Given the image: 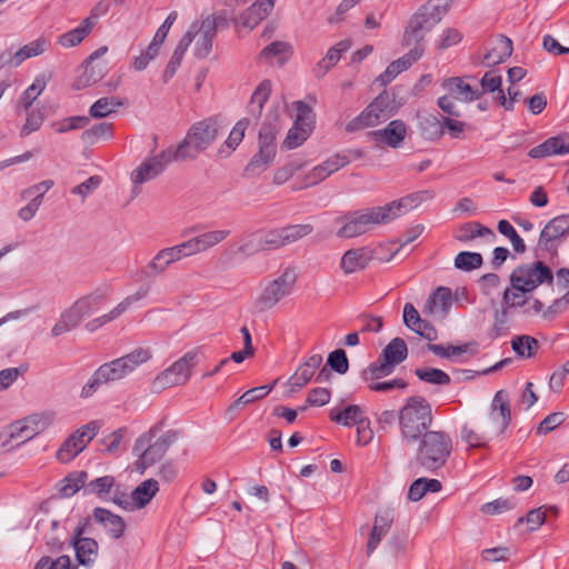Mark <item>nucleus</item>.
Segmentation results:
<instances>
[{
    "mask_svg": "<svg viewBox=\"0 0 569 569\" xmlns=\"http://www.w3.org/2000/svg\"><path fill=\"white\" fill-rule=\"evenodd\" d=\"M102 385H108V382L103 379L99 369H96L87 383L82 387L80 397L84 399L92 397Z\"/></svg>",
    "mask_w": 569,
    "mask_h": 569,
    "instance_id": "338daca9",
    "label": "nucleus"
},
{
    "mask_svg": "<svg viewBox=\"0 0 569 569\" xmlns=\"http://www.w3.org/2000/svg\"><path fill=\"white\" fill-rule=\"evenodd\" d=\"M224 130L226 123L217 117L197 121L189 128L183 140L176 147L167 148V152L163 156L169 159H180L181 161L194 160L200 153L212 146Z\"/></svg>",
    "mask_w": 569,
    "mask_h": 569,
    "instance_id": "f257e3e1",
    "label": "nucleus"
},
{
    "mask_svg": "<svg viewBox=\"0 0 569 569\" xmlns=\"http://www.w3.org/2000/svg\"><path fill=\"white\" fill-rule=\"evenodd\" d=\"M48 40L38 38L28 44H24L14 53V67H19L26 59L40 56L47 50Z\"/></svg>",
    "mask_w": 569,
    "mask_h": 569,
    "instance_id": "864d4df0",
    "label": "nucleus"
},
{
    "mask_svg": "<svg viewBox=\"0 0 569 569\" xmlns=\"http://www.w3.org/2000/svg\"><path fill=\"white\" fill-rule=\"evenodd\" d=\"M511 348L519 358L530 359L537 353L539 342L531 336L521 335L511 339Z\"/></svg>",
    "mask_w": 569,
    "mask_h": 569,
    "instance_id": "09e8293b",
    "label": "nucleus"
},
{
    "mask_svg": "<svg viewBox=\"0 0 569 569\" xmlns=\"http://www.w3.org/2000/svg\"><path fill=\"white\" fill-rule=\"evenodd\" d=\"M510 282H516L520 289L535 291L543 284H552L553 272L542 261H532L517 266L510 273Z\"/></svg>",
    "mask_w": 569,
    "mask_h": 569,
    "instance_id": "4468645a",
    "label": "nucleus"
},
{
    "mask_svg": "<svg viewBox=\"0 0 569 569\" xmlns=\"http://www.w3.org/2000/svg\"><path fill=\"white\" fill-rule=\"evenodd\" d=\"M511 288H507L503 291L502 296V307L503 309H513L518 307H525L529 302L528 293H531L529 290L520 289L517 287L516 282H510Z\"/></svg>",
    "mask_w": 569,
    "mask_h": 569,
    "instance_id": "3c124183",
    "label": "nucleus"
},
{
    "mask_svg": "<svg viewBox=\"0 0 569 569\" xmlns=\"http://www.w3.org/2000/svg\"><path fill=\"white\" fill-rule=\"evenodd\" d=\"M123 106V102L117 97H103L98 99L89 109L90 117L94 119L106 118Z\"/></svg>",
    "mask_w": 569,
    "mask_h": 569,
    "instance_id": "8fccbe9b",
    "label": "nucleus"
},
{
    "mask_svg": "<svg viewBox=\"0 0 569 569\" xmlns=\"http://www.w3.org/2000/svg\"><path fill=\"white\" fill-rule=\"evenodd\" d=\"M33 439L24 418L11 423L0 432V452L9 451Z\"/></svg>",
    "mask_w": 569,
    "mask_h": 569,
    "instance_id": "bb28decb",
    "label": "nucleus"
},
{
    "mask_svg": "<svg viewBox=\"0 0 569 569\" xmlns=\"http://www.w3.org/2000/svg\"><path fill=\"white\" fill-rule=\"evenodd\" d=\"M321 363L322 357L320 355L310 356L290 377L288 381L289 391L296 392L303 388L312 379Z\"/></svg>",
    "mask_w": 569,
    "mask_h": 569,
    "instance_id": "c85d7f7f",
    "label": "nucleus"
},
{
    "mask_svg": "<svg viewBox=\"0 0 569 569\" xmlns=\"http://www.w3.org/2000/svg\"><path fill=\"white\" fill-rule=\"evenodd\" d=\"M433 196L429 191L412 193L391 201L385 206L370 208L375 224H386L392 220L408 213L416 208L422 200L431 199Z\"/></svg>",
    "mask_w": 569,
    "mask_h": 569,
    "instance_id": "dca6fc26",
    "label": "nucleus"
},
{
    "mask_svg": "<svg viewBox=\"0 0 569 569\" xmlns=\"http://www.w3.org/2000/svg\"><path fill=\"white\" fill-rule=\"evenodd\" d=\"M116 480L112 476L99 477L94 480L86 482L84 493L94 495L102 501H109V496L114 488Z\"/></svg>",
    "mask_w": 569,
    "mask_h": 569,
    "instance_id": "49530a36",
    "label": "nucleus"
},
{
    "mask_svg": "<svg viewBox=\"0 0 569 569\" xmlns=\"http://www.w3.org/2000/svg\"><path fill=\"white\" fill-rule=\"evenodd\" d=\"M271 390L272 387L267 385L247 390L229 407V410H239L247 405H250L259 399L267 397Z\"/></svg>",
    "mask_w": 569,
    "mask_h": 569,
    "instance_id": "5fc2aeb1",
    "label": "nucleus"
},
{
    "mask_svg": "<svg viewBox=\"0 0 569 569\" xmlns=\"http://www.w3.org/2000/svg\"><path fill=\"white\" fill-rule=\"evenodd\" d=\"M149 293L148 288H140L134 293L126 297L121 302H119L112 310L108 313L102 315L96 319H92L87 323V329L89 331H94L102 326L116 320L119 318L124 311H127L133 303L144 299Z\"/></svg>",
    "mask_w": 569,
    "mask_h": 569,
    "instance_id": "393cba45",
    "label": "nucleus"
},
{
    "mask_svg": "<svg viewBox=\"0 0 569 569\" xmlns=\"http://www.w3.org/2000/svg\"><path fill=\"white\" fill-rule=\"evenodd\" d=\"M217 23L213 17H206L194 21L188 32L179 41L174 49V58L182 59L188 47L194 41V56L203 59L209 56L212 49V40L216 36Z\"/></svg>",
    "mask_w": 569,
    "mask_h": 569,
    "instance_id": "423d86ee",
    "label": "nucleus"
},
{
    "mask_svg": "<svg viewBox=\"0 0 569 569\" xmlns=\"http://www.w3.org/2000/svg\"><path fill=\"white\" fill-rule=\"evenodd\" d=\"M87 479L88 473L86 471H74L69 473L59 482V493L64 498L72 497L81 488L84 489Z\"/></svg>",
    "mask_w": 569,
    "mask_h": 569,
    "instance_id": "c03bdc74",
    "label": "nucleus"
},
{
    "mask_svg": "<svg viewBox=\"0 0 569 569\" xmlns=\"http://www.w3.org/2000/svg\"><path fill=\"white\" fill-rule=\"evenodd\" d=\"M103 297L96 293L77 299L60 313L51 328V336L57 338L76 329L86 317L100 309Z\"/></svg>",
    "mask_w": 569,
    "mask_h": 569,
    "instance_id": "0eeeda50",
    "label": "nucleus"
},
{
    "mask_svg": "<svg viewBox=\"0 0 569 569\" xmlns=\"http://www.w3.org/2000/svg\"><path fill=\"white\" fill-rule=\"evenodd\" d=\"M351 41L349 39H345L336 43L331 47L326 56L318 62L316 68V73L318 77L325 76L332 67H335L343 52L348 51L351 48Z\"/></svg>",
    "mask_w": 569,
    "mask_h": 569,
    "instance_id": "58836bf2",
    "label": "nucleus"
},
{
    "mask_svg": "<svg viewBox=\"0 0 569 569\" xmlns=\"http://www.w3.org/2000/svg\"><path fill=\"white\" fill-rule=\"evenodd\" d=\"M415 375L422 381L431 385H449L450 377L445 371L437 368H417Z\"/></svg>",
    "mask_w": 569,
    "mask_h": 569,
    "instance_id": "4d7b16f0",
    "label": "nucleus"
},
{
    "mask_svg": "<svg viewBox=\"0 0 569 569\" xmlns=\"http://www.w3.org/2000/svg\"><path fill=\"white\" fill-rule=\"evenodd\" d=\"M153 429L141 435L134 442L133 453L138 457L134 462L136 470L143 473L149 467L159 461L177 440L174 431H168L154 440Z\"/></svg>",
    "mask_w": 569,
    "mask_h": 569,
    "instance_id": "39448f33",
    "label": "nucleus"
},
{
    "mask_svg": "<svg viewBox=\"0 0 569 569\" xmlns=\"http://www.w3.org/2000/svg\"><path fill=\"white\" fill-rule=\"evenodd\" d=\"M101 425L93 420L77 428L60 446L56 452V458L68 463L80 455L92 439L98 435Z\"/></svg>",
    "mask_w": 569,
    "mask_h": 569,
    "instance_id": "2eb2a0df",
    "label": "nucleus"
},
{
    "mask_svg": "<svg viewBox=\"0 0 569 569\" xmlns=\"http://www.w3.org/2000/svg\"><path fill=\"white\" fill-rule=\"evenodd\" d=\"M423 54L422 46H415L408 53L402 56L401 58L392 61L387 69L378 76L376 79L380 86H387L390 83L398 74L408 70L413 62L418 61Z\"/></svg>",
    "mask_w": 569,
    "mask_h": 569,
    "instance_id": "a878e982",
    "label": "nucleus"
},
{
    "mask_svg": "<svg viewBox=\"0 0 569 569\" xmlns=\"http://www.w3.org/2000/svg\"><path fill=\"white\" fill-rule=\"evenodd\" d=\"M46 88V81L41 78H36L33 83L29 86L20 98V103L24 110H28L32 102L42 93Z\"/></svg>",
    "mask_w": 569,
    "mask_h": 569,
    "instance_id": "680f3d73",
    "label": "nucleus"
},
{
    "mask_svg": "<svg viewBox=\"0 0 569 569\" xmlns=\"http://www.w3.org/2000/svg\"><path fill=\"white\" fill-rule=\"evenodd\" d=\"M569 233V214H561L551 219L542 229L538 247L542 250H553L556 242Z\"/></svg>",
    "mask_w": 569,
    "mask_h": 569,
    "instance_id": "b1692460",
    "label": "nucleus"
},
{
    "mask_svg": "<svg viewBox=\"0 0 569 569\" xmlns=\"http://www.w3.org/2000/svg\"><path fill=\"white\" fill-rule=\"evenodd\" d=\"M229 230H211L203 232L187 241L189 243L192 254H197L220 243L229 236Z\"/></svg>",
    "mask_w": 569,
    "mask_h": 569,
    "instance_id": "c9c22d12",
    "label": "nucleus"
},
{
    "mask_svg": "<svg viewBox=\"0 0 569 569\" xmlns=\"http://www.w3.org/2000/svg\"><path fill=\"white\" fill-rule=\"evenodd\" d=\"M432 420L431 405L423 397L412 396L408 398L398 412L401 438L406 442L417 441L428 431Z\"/></svg>",
    "mask_w": 569,
    "mask_h": 569,
    "instance_id": "f03ea898",
    "label": "nucleus"
},
{
    "mask_svg": "<svg viewBox=\"0 0 569 569\" xmlns=\"http://www.w3.org/2000/svg\"><path fill=\"white\" fill-rule=\"evenodd\" d=\"M160 251L163 253L164 259L168 260L170 266L183 258L193 256L188 241L161 249Z\"/></svg>",
    "mask_w": 569,
    "mask_h": 569,
    "instance_id": "e2e57ef3",
    "label": "nucleus"
},
{
    "mask_svg": "<svg viewBox=\"0 0 569 569\" xmlns=\"http://www.w3.org/2000/svg\"><path fill=\"white\" fill-rule=\"evenodd\" d=\"M291 46L283 41H274L264 47L260 53L261 58L273 59L276 58L280 64H283L290 54Z\"/></svg>",
    "mask_w": 569,
    "mask_h": 569,
    "instance_id": "6e6d98bb",
    "label": "nucleus"
},
{
    "mask_svg": "<svg viewBox=\"0 0 569 569\" xmlns=\"http://www.w3.org/2000/svg\"><path fill=\"white\" fill-rule=\"evenodd\" d=\"M32 437L42 433L50 428L54 421V413L51 411L36 412L24 418Z\"/></svg>",
    "mask_w": 569,
    "mask_h": 569,
    "instance_id": "603ef678",
    "label": "nucleus"
},
{
    "mask_svg": "<svg viewBox=\"0 0 569 569\" xmlns=\"http://www.w3.org/2000/svg\"><path fill=\"white\" fill-rule=\"evenodd\" d=\"M463 39L462 32L457 28H446L441 31L436 40V48L445 51L453 46L459 44Z\"/></svg>",
    "mask_w": 569,
    "mask_h": 569,
    "instance_id": "13d9d810",
    "label": "nucleus"
},
{
    "mask_svg": "<svg viewBox=\"0 0 569 569\" xmlns=\"http://www.w3.org/2000/svg\"><path fill=\"white\" fill-rule=\"evenodd\" d=\"M408 356V348L402 338H393L382 350L377 361L365 370L366 380H378L391 375L397 365Z\"/></svg>",
    "mask_w": 569,
    "mask_h": 569,
    "instance_id": "ddd939ff",
    "label": "nucleus"
},
{
    "mask_svg": "<svg viewBox=\"0 0 569 569\" xmlns=\"http://www.w3.org/2000/svg\"><path fill=\"white\" fill-rule=\"evenodd\" d=\"M512 49V41L505 36H500L485 54L483 63L488 67L502 63L511 56Z\"/></svg>",
    "mask_w": 569,
    "mask_h": 569,
    "instance_id": "a19ab883",
    "label": "nucleus"
},
{
    "mask_svg": "<svg viewBox=\"0 0 569 569\" xmlns=\"http://www.w3.org/2000/svg\"><path fill=\"white\" fill-rule=\"evenodd\" d=\"M556 154H566V141L561 136L551 137L531 148L528 152V156L532 159H541Z\"/></svg>",
    "mask_w": 569,
    "mask_h": 569,
    "instance_id": "ea45409f",
    "label": "nucleus"
},
{
    "mask_svg": "<svg viewBox=\"0 0 569 569\" xmlns=\"http://www.w3.org/2000/svg\"><path fill=\"white\" fill-rule=\"evenodd\" d=\"M36 569H76L71 566V559L69 556H60L56 560L50 558H41L36 565Z\"/></svg>",
    "mask_w": 569,
    "mask_h": 569,
    "instance_id": "774afa93",
    "label": "nucleus"
},
{
    "mask_svg": "<svg viewBox=\"0 0 569 569\" xmlns=\"http://www.w3.org/2000/svg\"><path fill=\"white\" fill-rule=\"evenodd\" d=\"M351 161L349 152H339L327 158L321 164L323 166L328 176L337 172L339 169L346 167Z\"/></svg>",
    "mask_w": 569,
    "mask_h": 569,
    "instance_id": "69168bd1",
    "label": "nucleus"
},
{
    "mask_svg": "<svg viewBox=\"0 0 569 569\" xmlns=\"http://www.w3.org/2000/svg\"><path fill=\"white\" fill-rule=\"evenodd\" d=\"M97 19L98 14L92 11L91 16L82 20V22L77 28L61 34L58 38V43L63 48H73L78 46L92 31Z\"/></svg>",
    "mask_w": 569,
    "mask_h": 569,
    "instance_id": "7c9ffc66",
    "label": "nucleus"
},
{
    "mask_svg": "<svg viewBox=\"0 0 569 569\" xmlns=\"http://www.w3.org/2000/svg\"><path fill=\"white\" fill-rule=\"evenodd\" d=\"M248 126H249V120L247 118L239 120L233 126L228 138L219 147V149L217 151V156L219 158L229 157L238 148V146L242 142V140L244 138V133H246Z\"/></svg>",
    "mask_w": 569,
    "mask_h": 569,
    "instance_id": "e433bc0d",
    "label": "nucleus"
},
{
    "mask_svg": "<svg viewBox=\"0 0 569 569\" xmlns=\"http://www.w3.org/2000/svg\"><path fill=\"white\" fill-rule=\"evenodd\" d=\"M453 295L447 287H438L427 299L423 312L446 317L452 306Z\"/></svg>",
    "mask_w": 569,
    "mask_h": 569,
    "instance_id": "cd10ccee",
    "label": "nucleus"
},
{
    "mask_svg": "<svg viewBox=\"0 0 569 569\" xmlns=\"http://www.w3.org/2000/svg\"><path fill=\"white\" fill-rule=\"evenodd\" d=\"M461 440L466 442L470 448H485L488 442L501 435L490 433V425L487 420L482 430H479L468 423L461 427Z\"/></svg>",
    "mask_w": 569,
    "mask_h": 569,
    "instance_id": "473e14b6",
    "label": "nucleus"
},
{
    "mask_svg": "<svg viewBox=\"0 0 569 569\" xmlns=\"http://www.w3.org/2000/svg\"><path fill=\"white\" fill-rule=\"evenodd\" d=\"M159 491L158 481L147 479L131 492V511L146 507Z\"/></svg>",
    "mask_w": 569,
    "mask_h": 569,
    "instance_id": "4c0bfd02",
    "label": "nucleus"
},
{
    "mask_svg": "<svg viewBox=\"0 0 569 569\" xmlns=\"http://www.w3.org/2000/svg\"><path fill=\"white\" fill-rule=\"evenodd\" d=\"M296 118L293 126L289 129L283 147L296 149L300 147L313 130L315 116L311 108L303 101L295 102Z\"/></svg>",
    "mask_w": 569,
    "mask_h": 569,
    "instance_id": "f3484780",
    "label": "nucleus"
},
{
    "mask_svg": "<svg viewBox=\"0 0 569 569\" xmlns=\"http://www.w3.org/2000/svg\"><path fill=\"white\" fill-rule=\"evenodd\" d=\"M453 450V442L446 431H427L419 438L417 463L427 471L441 469Z\"/></svg>",
    "mask_w": 569,
    "mask_h": 569,
    "instance_id": "20e7f679",
    "label": "nucleus"
},
{
    "mask_svg": "<svg viewBox=\"0 0 569 569\" xmlns=\"http://www.w3.org/2000/svg\"><path fill=\"white\" fill-rule=\"evenodd\" d=\"M490 433L503 435L511 422V409L509 395L505 390H498L491 401L488 415Z\"/></svg>",
    "mask_w": 569,
    "mask_h": 569,
    "instance_id": "6ab92c4d",
    "label": "nucleus"
},
{
    "mask_svg": "<svg viewBox=\"0 0 569 569\" xmlns=\"http://www.w3.org/2000/svg\"><path fill=\"white\" fill-rule=\"evenodd\" d=\"M470 79V77H450L442 80L441 88L447 93L438 99V106L445 113L459 117L460 112L455 100L470 103L482 96L480 89L469 82Z\"/></svg>",
    "mask_w": 569,
    "mask_h": 569,
    "instance_id": "1a4fd4ad",
    "label": "nucleus"
},
{
    "mask_svg": "<svg viewBox=\"0 0 569 569\" xmlns=\"http://www.w3.org/2000/svg\"><path fill=\"white\" fill-rule=\"evenodd\" d=\"M370 260L371 253L368 248L349 249L340 259V269L345 274H352L366 269Z\"/></svg>",
    "mask_w": 569,
    "mask_h": 569,
    "instance_id": "c756f323",
    "label": "nucleus"
},
{
    "mask_svg": "<svg viewBox=\"0 0 569 569\" xmlns=\"http://www.w3.org/2000/svg\"><path fill=\"white\" fill-rule=\"evenodd\" d=\"M93 517L103 526L104 530L111 538L120 539L123 536L126 522L122 517L114 515L104 508H96Z\"/></svg>",
    "mask_w": 569,
    "mask_h": 569,
    "instance_id": "2f4dec72",
    "label": "nucleus"
},
{
    "mask_svg": "<svg viewBox=\"0 0 569 569\" xmlns=\"http://www.w3.org/2000/svg\"><path fill=\"white\" fill-rule=\"evenodd\" d=\"M329 416L332 421L345 427L357 426L366 418L363 410L357 405H349L341 410L333 408L330 410Z\"/></svg>",
    "mask_w": 569,
    "mask_h": 569,
    "instance_id": "37998d69",
    "label": "nucleus"
},
{
    "mask_svg": "<svg viewBox=\"0 0 569 569\" xmlns=\"http://www.w3.org/2000/svg\"><path fill=\"white\" fill-rule=\"evenodd\" d=\"M87 123L88 118L76 116L56 121L51 126L57 133H64L71 130L83 128Z\"/></svg>",
    "mask_w": 569,
    "mask_h": 569,
    "instance_id": "0e129e2a",
    "label": "nucleus"
},
{
    "mask_svg": "<svg viewBox=\"0 0 569 569\" xmlns=\"http://www.w3.org/2000/svg\"><path fill=\"white\" fill-rule=\"evenodd\" d=\"M82 529H79L73 538V547L76 550L77 560L83 565L89 566L96 561L98 556V543L92 538L80 537Z\"/></svg>",
    "mask_w": 569,
    "mask_h": 569,
    "instance_id": "72a5a7b5",
    "label": "nucleus"
},
{
    "mask_svg": "<svg viewBox=\"0 0 569 569\" xmlns=\"http://www.w3.org/2000/svg\"><path fill=\"white\" fill-rule=\"evenodd\" d=\"M395 99L386 91L373 99L357 117L346 124L348 132L376 127L396 113Z\"/></svg>",
    "mask_w": 569,
    "mask_h": 569,
    "instance_id": "9d476101",
    "label": "nucleus"
},
{
    "mask_svg": "<svg viewBox=\"0 0 569 569\" xmlns=\"http://www.w3.org/2000/svg\"><path fill=\"white\" fill-rule=\"evenodd\" d=\"M272 91V83L270 80H262L254 91L252 92L250 102H249V112L254 117H260L264 103L268 101Z\"/></svg>",
    "mask_w": 569,
    "mask_h": 569,
    "instance_id": "a18cd8bd",
    "label": "nucleus"
},
{
    "mask_svg": "<svg viewBox=\"0 0 569 569\" xmlns=\"http://www.w3.org/2000/svg\"><path fill=\"white\" fill-rule=\"evenodd\" d=\"M152 357L149 348L139 347L131 352L101 365L98 369L108 383L119 381L136 371Z\"/></svg>",
    "mask_w": 569,
    "mask_h": 569,
    "instance_id": "f8f14e48",
    "label": "nucleus"
},
{
    "mask_svg": "<svg viewBox=\"0 0 569 569\" xmlns=\"http://www.w3.org/2000/svg\"><path fill=\"white\" fill-rule=\"evenodd\" d=\"M299 272L296 267H286L278 276L269 280L261 289L256 303L260 310H270L291 296L296 289Z\"/></svg>",
    "mask_w": 569,
    "mask_h": 569,
    "instance_id": "6e6552de",
    "label": "nucleus"
},
{
    "mask_svg": "<svg viewBox=\"0 0 569 569\" xmlns=\"http://www.w3.org/2000/svg\"><path fill=\"white\" fill-rule=\"evenodd\" d=\"M393 518L390 512L386 511L377 513L375 517V523L369 536L367 543V555L370 556L380 543L381 539L388 533Z\"/></svg>",
    "mask_w": 569,
    "mask_h": 569,
    "instance_id": "f704fd0d",
    "label": "nucleus"
},
{
    "mask_svg": "<svg viewBox=\"0 0 569 569\" xmlns=\"http://www.w3.org/2000/svg\"><path fill=\"white\" fill-rule=\"evenodd\" d=\"M107 51H108L107 47H100L88 57V59L86 61L87 67L83 71V73L77 80V83H76L77 89L89 87L101 79V77H102L101 70L98 73H96L94 68L89 67V66L93 60L99 59Z\"/></svg>",
    "mask_w": 569,
    "mask_h": 569,
    "instance_id": "de8ad7c7",
    "label": "nucleus"
},
{
    "mask_svg": "<svg viewBox=\"0 0 569 569\" xmlns=\"http://www.w3.org/2000/svg\"><path fill=\"white\" fill-rule=\"evenodd\" d=\"M170 263L164 259L163 253L158 251L150 262L141 270L144 278H154L163 273Z\"/></svg>",
    "mask_w": 569,
    "mask_h": 569,
    "instance_id": "052dcab7",
    "label": "nucleus"
},
{
    "mask_svg": "<svg viewBox=\"0 0 569 569\" xmlns=\"http://www.w3.org/2000/svg\"><path fill=\"white\" fill-rule=\"evenodd\" d=\"M369 137L379 147L397 149L407 137V126L402 120H392L385 128L369 132Z\"/></svg>",
    "mask_w": 569,
    "mask_h": 569,
    "instance_id": "4be33fe9",
    "label": "nucleus"
},
{
    "mask_svg": "<svg viewBox=\"0 0 569 569\" xmlns=\"http://www.w3.org/2000/svg\"><path fill=\"white\" fill-rule=\"evenodd\" d=\"M313 231L311 224H292L263 232L260 236V247L264 250L278 249L291 244Z\"/></svg>",
    "mask_w": 569,
    "mask_h": 569,
    "instance_id": "a211bd4d",
    "label": "nucleus"
},
{
    "mask_svg": "<svg viewBox=\"0 0 569 569\" xmlns=\"http://www.w3.org/2000/svg\"><path fill=\"white\" fill-rule=\"evenodd\" d=\"M341 228L337 231L340 238H355L369 231L373 222L370 209L347 214L340 219Z\"/></svg>",
    "mask_w": 569,
    "mask_h": 569,
    "instance_id": "412c9836",
    "label": "nucleus"
},
{
    "mask_svg": "<svg viewBox=\"0 0 569 569\" xmlns=\"http://www.w3.org/2000/svg\"><path fill=\"white\" fill-rule=\"evenodd\" d=\"M455 239L460 242H469L477 237L486 238L488 237L490 240L496 239L495 232L482 226L479 222H466L462 223L453 234Z\"/></svg>",
    "mask_w": 569,
    "mask_h": 569,
    "instance_id": "79ce46f5",
    "label": "nucleus"
},
{
    "mask_svg": "<svg viewBox=\"0 0 569 569\" xmlns=\"http://www.w3.org/2000/svg\"><path fill=\"white\" fill-rule=\"evenodd\" d=\"M197 363L198 352L196 350L186 352L153 379L152 390L159 392L167 388L187 385Z\"/></svg>",
    "mask_w": 569,
    "mask_h": 569,
    "instance_id": "9b49d317",
    "label": "nucleus"
},
{
    "mask_svg": "<svg viewBox=\"0 0 569 569\" xmlns=\"http://www.w3.org/2000/svg\"><path fill=\"white\" fill-rule=\"evenodd\" d=\"M277 129L274 127H263L259 132V151L252 157L249 167L253 169H263L269 166L276 154Z\"/></svg>",
    "mask_w": 569,
    "mask_h": 569,
    "instance_id": "aec40b11",
    "label": "nucleus"
},
{
    "mask_svg": "<svg viewBox=\"0 0 569 569\" xmlns=\"http://www.w3.org/2000/svg\"><path fill=\"white\" fill-rule=\"evenodd\" d=\"M166 152L167 149L161 151L158 156L148 158L131 173V180L134 187L158 177L169 163L180 161V159H169L164 157L163 154Z\"/></svg>",
    "mask_w": 569,
    "mask_h": 569,
    "instance_id": "5701e85b",
    "label": "nucleus"
},
{
    "mask_svg": "<svg viewBox=\"0 0 569 569\" xmlns=\"http://www.w3.org/2000/svg\"><path fill=\"white\" fill-rule=\"evenodd\" d=\"M450 9L449 0H428L410 18L403 32L406 46H420L425 36L430 32Z\"/></svg>",
    "mask_w": 569,
    "mask_h": 569,
    "instance_id": "7ed1b4c3",
    "label": "nucleus"
},
{
    "mask_svg": "<svg viewBox=\"0 0 569 569\" xmlns=\"http://www.w3.org/2000/svg\"><path fill=\"white\" fill-rule=\"evenodd\" d=\"M482 256L478 252L462 251L455 258V267L460 270L471 271L482 264Z\"/></svg>",
    "mask_w": 569,
    "mask_h": 569,
    "instance_id": "bf43d9fd",
    "label": "nucleus"
}]
</instances>
